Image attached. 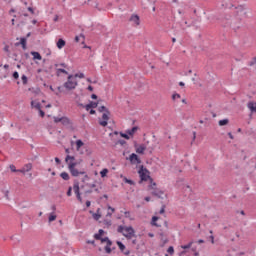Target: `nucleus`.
Segmentation results:
<instances>
[{"instance_id": "nucleus-1", "label": "nucleus", "mask_w": 256, "mask_h": 256, "mask_svg": "<svg viewBox=\"0 0 256 256\" xmlns=\"http://www.w3.org/2000/svg\"><path fill=\"white\" fill-rule=\"evenodd\" d=\"M118 233H122L126 239H133L135 237V229L133 227H124V226H119L117 229Z\"/></svg>"}, {"instance_id": "nucleus-2", "label": "nucleus", "mask_w": 256, "mask_h": 256, "mask_svg": "<svg viewBox=\"0 0 256 256\" xmlns=\"http://www.w3.org/2000/svg\"><path fill=\"white\" fill-rule=\"evenodd\" d=\"M77 162H69L68 169L72 175V177H79V175H85V171H79L77 168Z\"/></svg>"}, {"instance_id": "nucleus-3", "label": "nucleus", "mask_w": 256, "mask_h": 256, "mask_svg": "<svg viewBox=\"0 0 256 256\" xmlns=\"http://www.w3.org/2000/svg\"><path fill=\"white\" fill-rule=\"evenodd\" d=\"M138 173L140 175L141 181H147L149 179L150 183H153V178L149 176V170H147V168L140 166Z\"/></svg>"}, {"instance_id": "nucleus-4", "label": "nucleus", "mask_w": 256, "mask_h": 256, "mask_svg": "<svg viewBox=\"0 0 256 256\" xmlns=\"http://www.w3.org/2000/svg\"><path fill=\"white\" fill-rule=\"evenodd\" d=\"M77 85V80L73 79V75H69L68 80L64 83V87L65 89H68V91H73Z\"/></svg>"}, {"instance_id": "nucleus-5", "label": "nucleus", "mask_w": 256, "mask_h": 256, "mask_svg": "<svg viewBox=\"0 0 256 256\" xmlns=\"http://www.w3.org/2000/svg\"><path fill=\"white\" fill-rule=\"evenodd\" d=\"M236 16L238 19H245L248 18L249 16L247 15V8L245 6L240 5L236 7Z\"/></svg>"}, {"instance_id": "nucleus-6", "label": "nucleus", "mask_w": 256, "mask_h": 256, "mask_svg": "<svg viewBox=\"0 0 256 256\" xmlns=\"http://www.w3.org/2000/svg\"><path fill=\"white\" fill-rule=\"evenodd\" d=\"M109 115H111V112H109V110H106V113H104L103 115H102V119H103V121H99V125H101L102 127H107V125H108V121H109Z\"/></svg>"}, {"instance_id": "nucleus-7", "label": "nucleus", "mask_w": 256, "mask_h": 256, "mask_svg": "<svg viewBox=\"0 0 256 256\" xmlns=\"http://www.w3.org/2000/svg\"><path fill=\"white\" fill-rule=\"evenodd\" d=\"M129 161H130V163H132V165H135V163H137V165H140V163H141V159L135 153H132L129 156Z\"/></svg>"}, {"instance_id": "nucleus-8", "label": "nucleus", "mask_w": 256, "mask_h": 256, "mask_svg": "<svg viewBox=\"0 0 256 256\" xmlns=\"http://www.w3.org/2000/svg\"><path fill=\"white\" fill-rule=\"evenodd\" d=\"M78 105H79V107H84L86 109V111H89V109H97V106L99 105V103L91 101L87 105H83V104H78Z\"/></svg>"}, {"instance_id": "nucleus-9", "label": "nucleus", "mask_w": 256, "mask_h": 256, "mask_svg": "<svg viewBox=\"0 0 256 256\" xmlns=\"http://www.w3.org/2000/svg\"><path fill=\"white\" fill-rule=\"evenodd\" d=\"M134 147L136 149V153H138L139 155H143L145 153V150L147 149V146L145 144H135Z\"/></svg>"}, {"instance_id": "nucleus-10", "label": "nucleus", "mask_w": 256, "mask_h": 256, "mask_svg": "<svg viewBox=\"0 0 256 256\" xmlns=\"http://www.w3.org/2000/svg\"><path fill=\"white\" fill-rule=\"evenodd\" d=\"M129 21H131V23H134V25H136V26L141 25V20L139 19V15H137V14H133L130 17Z\"/></svg>"}, {"instance_id": "nucleus-11", "label": "nucleus", "mask_w": 256, "mask_h": 256, "mask_svg": "<svg viewBox=\"0 0 256 256\" xmlns=\"http://www.w3.org/2000/svg\"><path fill=\"white\" fill-rule=\"evenodd\" d=\"M151 195H153L154 197H158V199H162L163 191H161L157 188H154V189H152Z\"/></svg>"}, {"instance_id": "nucleus-12", "label": "nucleus", "mask_w": 256, "mask_h": 256, "mask_svg": "<svg viewBox=\"0 0 256 256\" xmlns=\"http://www.w3.org/2000/svg\"><path fill=\"white\" fill-rule=\"evenodd\" d=\"M116 243H117V245H118L120 251H121L122 253H124V255H129V253H131L129 250H126V251H125L126 247L123 245V243H122L121 241H117Z\"/></svg>"}, {"instance_id": "nucleus-13", "label": "nucleus", "mask_w": 256, "mask_h": 256, "mask_svg": "<svg viewBox=\"0 0 256 256\" xmlns=\"http://www.w3.org/2000/svg\"><path fill=\"white\" fill-rule=\"evenodd\" d=\"M247 107L251 111V113H256V102L255 101L248 102Z\"/></svg>"}, {"instance_id": "nucleus-14", "label": "nucleus", "mask_w": 256, "mask_h": 256, "mask_svg": "<svg viewBox=\"0 0 256 256\" xmlns=\"http://www.w3.org/2000/svg\"><path fill=\"white\" fill-rule=\"evenodd\" d=\"M73 191H74L75 195L81 194V192L79 191V181H77V180L74 181Z\"/></svg>"}, {"instance_id": "nucleus-15", "label": "nucleus", "mask_w": 256, "mask_h": 256, "mask_svg": "<svg viewBox=\"0 0 256 256\" xmlns=\"http://www.w3.org/2000/svg\"><path fill=\"white\" fill-rule=\"evenodd\" d=\"M56 45H57L58 49H63V47H65V45H66V42H65V40L60 38L58 40V42L56 43Z\"/></svg>"}, {"instance_id": "nucleus-16", "label": "nucleus", "mask_w": 256, "mask_h": 256, "mask_svg": "<svg viewBox=\"0 0 256 256\" xmlns=\"http://www.w3.org/2000/svg\"><path fill=\"white\" fill-rule=\"evenodd\" d=\"M31 107H33L34 109H37V111H41V103L39 102L32 101Z\"/></svg>"}, {"instance_id": "nucleus-17", "label": "nucleus", "mask_w": 256, "mask_h": 256, "mask_svg": "<svg viewBox=\"0 0 256 256\" xmlns=\"http://www.w3.org/2000/svg\"><path fill=\"white\" fill-rule=\"evenodd\" d=\"M138 130H139V127L134 126L132 129L127 130L126 133H127L128 135L133 136V135H135V132L138 131Z\"/></svg>"}, {"instance_id": "nucleus-18", "label": "nucleus", "mask_w": 256, "mask_h": 256, "mask_svg": "<svg viewBox=\"0 0 256 256\" xmlns=\"http://www.w3.org/2000/svg\"><path fill=\"white\" fill-rule=\"evenodd\" d=\"M80 39H82V45L85 44V35L84 34H80L79 36L75 37V41L76 43H79Z\"/></svg>"}, {"instance_id": "nucleus-19", "label": "nucleus", "mask_w": 256, "mask_h": 256, "mask_svg": "<svg viewBox=\"0 0 256 256\" xmlns=\"http://www.w3.org/2000/svg\"><path fill=\"white\" fill-rule=\"evenodd\" d=\"M60 177L64 180V181H69V179H71V177L69 176V173L67 172H62L60 174Z\"/></svg>"}, {"instance_id": "nucleus-20", "label": "nucleus", "mask_w": 256, "mask_h": 256, "mask_svg": "<svg viewBox=\"0 0 256 256\" xmlns=\"http://www.w3.org/2000/svg\"><path fill=\"white\" fill-rule=\"evenodd\" d=\"M99 241H101V243H106V245H113V242L109 239V237L101 238Z\"/></svg>"}, {"instance_id": "nucleus-21", "label": "nucleus", "mask_w": 256, "mask_h": 256, "mask_svg": "<svg viewBox=\"0 0 256 256\" xmlns=\"http://www.w3.org/2000/svg\"><path fill=\"white\" fill-rule=\"evenodd\" d=\"M31 55L33 59H37L38 61H41L42 59L41 54L39 52H31Z\"/></svg>"}, {"instance_id": "nucleus-22", "label": "nucleus", "mask_w": 256, "mask_h": 256, "mask_svg": "<svg viewBox=\"0 0 256 256\" xmlns=\"http://www.w3.org/2000/svg\"><path fill=\"white\" fill-rule=\"evenodd\" d=\"M103 233H105V231L103 229H100L98 231V234L94 235V239H96V241H99L101 239V235H103Z\"/></svg>"}, {"instance_id": "nucleus-23", "label": "nucleus", "mask_w": 256, "mask_h": 256, "mask_svg": "<svg viewBox=\"0 0 256 256\" xmlns=\"http://www.w3.org/2000/svg\"><path fill=\"white\" fill-rule=\"evenodd\" d=\"M73 161H75V156H71V155L66 156L65 158L66 163H74Z\"/></svg>"}, {"instance_id": "nucleus-24", "label": "nucleus", "mask_w": 256, "mask_h": 256, "mask_svg": "<svg viewBox=\"0 0 256 256\" xmlns=\"http://www.w3.org/2000/svg\"><path fill=\"white\" fill-rule=\"evenodd\" d=\"M20 45H22V48L24 50L27 49V38H21L20 39Z\"/></svg>"}, {"instance_id": "nucleus-25", "label": "nucleus", "mask_w": 256, "mask_h": 256, "mask_svg": "<svg viewBox=\"0 0 256 256\" xmlns=\"http://www.w3.org/2000/svg\"><path fill=\"white\" fill-rule=\"evenodd\" d=\"M220 127H224V125H229V119H223L218 122Z\"/></svg>"}, {"instance_id": "nucleus-26", "label": "nucleus", "mask_w": 256, "mask_h": 256, "mask_svg": "<svg viewBox=\"0 0 256 256\" xmlns=\"http://www.w3.org/2000/svg\"><path fill=\"white\" fill-rule=\"evenodd\" d=\"M23 168L26 170V172H29L33 169V164L28 163Z\"/></svg>"}, {"instance_id": "nucleus-27", "label": "nucleus", "mask_w": 256, "mask_h": 256, "mask_svg": "<svg viewBox=\"0 0 256 256\" xmlns=\"http://www.w3.org/2000/svg\"><path fill=\"white\" fill-rule=\"evenodd\" d=\"M55 219H57V215L52 213V214H50L48 221H49V223H52V221H55Z\"/></svg>"}, {"instance_id": "nucleus-28", "label": "nucleus", "mask_w": 256, "mask_h": 256, "mask_svg": "<svg viewBox=\"0 0 256 256\" xmlns=\"http://www.w3.org/2000/svg\"><path fill=\"white\" fill-rule=\"evenodd\" d=\"M83 145H84L83 141H81V140L76 141L77 150L81 149V147H83Z\"/></svg>"}, {"instance_id": "nucleus-29", "label": "nucleus", "mask_w": 256, "mask_h": 256, "mask_svg": "<svg viewBox=\"0 0 256 256\" xmlns=\"http://www.w3.org/2000/svg\"><path fill=\"white\" fill-rule=\"evenodd\" d=\"M109 173V170L107 168L103 169L100 172L101 177H107V174Z\"/></svg>"}, {"instance_id": "nucleus-30", "label": "nucleus", "mask_w": 256, "mask_h": 256, "mask_svg": "<svg viewBox=\"0 0 256 256\" xmlns=\"http://www.w3.org/2000/svg\"><path fill=\"white\" fill-rule=\"evenodd\" d=\"M156 221H159V217L154 216L152 218V225H154L155 227H159V225L156 223Z\"/></svg>"}, {"instance_id": "nucleus-31", "label": "nucleus", "mask_w": 256, "mask_h": 256, "mask_svg": "<svg viewBox=\"0 0 256 256\" xmlns=\"http://www.w3.org/2000/svg\"><path fill=\"white\" fill-rule=\"evenodd\" d=\"M84 175L83 178H82V183H85L86 181H89V175H87V172H85V174H82Z\"/></svg>"}, {"instance_id": "nucleus-32", "label": "nucleus", "mask_w": 256, "mask_h": 256, "mask_svg": "<svg viewBox=\"0 0 256 256\" xmlns=\"http://www.w3.org/2000/svg\"><path fill=\"white\" fill-rule=\"evenodd\" d=\"M123 181L128 183V185H135V182L133 180H129L127 177H125Z\"/></svg>"}, {"instance_id": "nucleus-33", "label": "nucleus", "mask_w": 256, "mask_h": 256, "mask_svg": "<svg viewBox=\"0 0 256 256\" xmlns=\"http://www.w3.org/2000/svg\"><path fill=\"white\" fill-rule=\"evenodd\" d=\"M61 123H62V125H69V119L62 117Z\"/></svg>"}, {"instance_id": "nucleus-34", "label": "nucleus", "mask_w": 256, "mask_h": 256, "mask_svg": "<svg viewBox=\"0 0 256 256\" xmlns=\"http://www.w3.org/2000/svg\"><path fill=\"white\" fill-rule=\"evenodd\" d=\"M98 111H99L100 113H103V111H105V113H107V111H109V110H108L107 107H105V106H100V107L98 108Z\"/></svg>"}, {"instance_id": "nucleus-35", "label": "nucleus", "mask_w": 256, "mask_h": 256, "mask_svg": "<svg viewBox=\"0 0 256 256\" xmlns=\"http://www.w3.org/2000/svg\"><path fill=\"white\" fill-rule=\"evenodd\" d=\"M57 73H64V75H68L69 72H67V70L63 69V68H58L57 69Z\"/></svg>"}, {"instance_id": "nucleus-36", "label": "nucleus", "mask_w": 256, "mask_h": 256, "mask_svg": "<svg viewBox=\"0 0 256 256\" xmlns=\"http://www.w3.org/2000/svg\"><path fill=\"white\" fill-rule=\"evenodd\" d=\"M193 245V241H191L189 244L187 245H183L181 246L182 249H191V246Z\"/></svg>"}, {"instance_id": "nucleus-37", "label": "nucleus", "mask_w": 256, "mask_h": 256, "mask_svg": "<svg viewBox=\"0 0 256 256\" xmlns=\"http://www.w3.org/2000/svg\"><path fill=\"white\" fill-rule=\"evenodd\" d=\"M105 252L106 253H108V254H110L111 253V245H109V244H106V246H105Z\"/></svg>"}, {"instance_id": "nucleus-38", "label": "nucleus", "mask_w": 256, "mask_h": 256, "mask_svg": "<svg viewBox=\"0 0 256 256\" xmlns=\"http://www.w3.org/2000/svg\"><path fill=\"white\" fill-rule=\"evenodd\" d=\"M167 253H169L170 255H173V253H175V249L173 248V246H170V247L167 249Z\"/></svg>"}, {"instance_id": "nucleus-39", "label": "nucleus", "mask_w": 256, "mask_h": 256, "mask_svg": "<svg viewBox=\"0 0 256 256\" xmlns=\"http://www.w3.org/2000/svg\"><path fill=\"white\" fill-rule=\"evenodd\" d=\"M172 99H173V101H175L176 99H181V95L178 93H175L172 95Z\"/></svg>"}, {"instance_id": "nucleus-40", "label": "nucleus", "mask_w": 256, "mask_h": 256, "mask_svg": "<svg viewBox=\"0 0 256 256\" xmlns=\"http://www.w3.org/2000/svg\"><path fill=\"white\" fill-rule=\"evenodd\" d=\"M253 65H256V56L249 62L250 67H253Z\"/></svg>"}, {"instance_id": "nucleus-41", "label": "nucleus", "mask_w": 256, "mask_h": 256, "mask_svg": "<svg viewBox=\"0 0 256 256\" xmlns=\"http://www.w3.org/2000/svg\"><path fill=\"white\" fill-rule=\"evenodd\" d=\"M120 137H123L124 139H127V140L130 139L129 134H125L123 132H120Z\"/></svg>"}, {"instance_id": "nucleus-42", "label": "nucleus", "mask_w": 256, "mask_h": 256, "mask_svg": "<svg viewBox=\"0 0 256 256\" xmlns=\"http://www.w3.org/2000/svg\"><path fill=\"white\" fill-rule=\"evenodd\" d=\"M21 79H22L23 85H27V81H28L27 77L25 75H22Z\"/></svg>"}, {"instance_id": "nucleus-43", "label": "nucleus", "mask_w": 256, "mask_h": 256, "mask_svg": "<svg viewBox=\"0 0 256 256\" xmlns=\"http://www.w3.org/2000/svg\"><path fill=\"white\" fill-rule=\"evenodd\" d=\"M93 218L95 219V221H99V219H101V216L100 214L94 213Z\"/></svg>"}, {"instance_id": "nucleus-44", "label": "nucleus", "mask_w": 256, "mask_h": 256, "mask_svg": "<svg viewBox=\"0 0 256 256\" xmlns=\"http://www.w3.org/2000/svg\"><path fill=\"white\" fill-rule=\"evenodd\" d=\"M10 171H12V173H18V170L15 168V165H10Z\"/></svg>"}, {"instance_id": "nucleus-45", "label": "nucleus", "mask_w": 256, "mask_h": 256, "mask_svg": "<svg viewBox=\"0 0 256 256\" xmlns=\"http://www.w3.org/2000/svg\"><path fill=\"white\" fill-rule=\"evenodd\" d=\"M72 192H73V187L70 186V187L68 188V191H67V196H68V197H71Z\"/></svg>"}, {"instance_id": "nucleus-46", "label": "nucleus", "mask_w": 256, "mask_h": 256, "mask_svg": "<svg viewBox=\"0 0 256 256\" xmlns=\"http://www.w3.org/2000/svg\"><path fill=\"white\" fill-rule=\"evenodd\" d=\"M75 77H79V79H84L85 78V74H83V73L75 74Z\"/></svg>"}, {"instance_id": "nucleus-47", "label": "nucleus", "mask_w": 256, "mask_h": 256, "mask_svg": "<svg viewBox=\"0 0 256 256\" xmlns=\"http://www.w3.org/2000/svg\"><path fill=\"white\" fill-rule=\"evenodd\" d=\"M124 215H125V217H126L127 219H130V218H131V212H129V211L124 212Z\"/></svg>"}, {"instance_id": "nucleus-48", "label": "nucleus", "mask_w": 256, "mask_h": 256, "mask_svg": "<svg viewBox=\"0 0 256 256\" xmlns=\"http://www.w3.org/2000/svg\"><path fill=\"white\" fill-rule=\"evenodd\" d=\"M151 183V185H150V189H155V187H157V183H155V182H150Z\"/></svg>"}, {"instance_id": "nucleus-49", "label": "nucleus", "mask_w": 256, "mask_h": 256, "mask_svg": "<svg viewBox=\"0 0 256 256\" xmlns=\"http://www.w3.org/2000/svg\"><path fill=\"white\" fill-rule=\"evenodd\" d=\"M64 67V68H67V64L65 63H60V64H56L55 67Z\"/></svg>"}, {"instance_id": "nucleus-50", "label": "nucleus", "mask_w": 256, "mask_h": 256, "mask_svg": "<svg viewBox=\"0 0 256 256\" xmlns=\"http://www.w3.org/2000/svg\"><path fill=\"white\" fill-rule=\"evenodd\" d=\"M167 243H169L168 239L163 240V243L160 245V247H165V245H167Z\"/></svg>"}, {"instance_id": "nucleus-51", "label": "nucleus", "mask_w": 256, "mask_h": 256, "mask_svg": "<svg viewBox=\"0 0 256 256\" xmlns=\"http://www.w3.org/2000/svg\"><path fill=\"white\" fill-rule=\"evenodd\" d=\"M57 90L58 92H56V95H59V93H63V87L59 86Z\"/></svg>"}, {"instance_id": "nucleus-52", "label": "nucleus", "mask_w": 256, "mask_h": 256, "mask_svg": "<svg viewBox=\"0 0 256 256\" xmlns=\"http://www.w3.org/2000/svg\"><path fill=\"white\" fill-rule=\"evenodd\" d=\"M3 193H4L5 197H6V199L9 200V190L3 191Z\"/></svg>"}, {"instance_id": "nucleus-53", "label": "nucleus", "mask_w": 256, "mask_h": 256, "mask_svg": "<svg viewBox=\"0 0 256 256\" xmlns=\"http://www.w3.org/2000/svg\"><path fill=\"white\" fill-rule=\"evenodd\" d=\"M54 121H55L56 123H61L62 118L54 117Z\"/></svg>"}, {"instance_id": "nucleus-54", "label": "nucleus", "mask_w": 256, "mask_h": 256, "mask_svg": "<svg viewBox=\"0 0 256 256\" xmlns=\"http://www.w3.org/2000/svg\"><path fill=\"white\" fill-rule=\"evenodd\" d=\"M76 197H77L78 201L83 203V198L81 197V194H77Z\"/></svg>"}, {"instance_id": "nucleus-55", "label": "nucleus", "mask_w": 256, "mask_h": 256, "mask_svg": "<svg viewBox=\"0 0 256 256\" xmlns=\"http://www.w3.org/2000/svg\"><path fill=\"white\" fill-rule=\"evenodd\" d=\"M38 111H39L40 117H45V112L41 110V108Z\"/></svg>"}, {"instance_id": "nucleus-56", "label": "nucleus", "mask_w": 256, "mask_h": 256, "mask_svg": "<svg viewBox=\"0 0 256 256\" xmlns=\"http://www.w3.org/2000/svg\"><path fill=\"white\" fill-rule=\"evenodd\" d=\"M13 77H14L15 79H19V72H14V73H13Z\"/></svg>"}, {"instance_id": "nucleus-57", "label": "nucleus", "mask_w": 256, "mask_h": 256, "mask_svg": "<svg viewBox=\"0 0 256 256\" xmlns=\"http://www.w3.org/2000/svg\"><path fill=\"white\" fill-rule=\"evenodd\" d=\"M163 213H165V205H163L160 209V215H163Z\"/></svg>"}, {"instance_id": "nucleus-58", "label": "nucleus", "mask_w": 256, "mask_h": 256, "mask_svg": "<svg viewBox=\"0 0 256 256\" xmlns=\"http://www.w3.org/2000/svg\"><path fill=\"white\" fill-rule=\"evenodd\" d=\"M210 240H211V243L214 244V243H215V236H214V235H211V236H210Z\"/></svg>"}, {"instance_id": "nucleus-59", "label": "nucleus", "mask_w": 256, "mask_h": 256, "mask_svg": "<svg viewBox=\"0 0 256 256\" xmlns=\"http://www.w3.org/2000/svg\"><path fill=\"white\" fill-rule=\"evenodd\" d=\"M18 173H23V174H25V173H27V172H26L25 168H22V169L18 170Z\"/></svg>"}, {"instance_id": "nucleus-60", "label": "nucleus", "mask_w": 256, "mask_h": 256, "mask_svg": "<svg viewBox=\"0 0 256 256\" xmlns=\"http://www.w3.org/2000/svg\"><path fill=\"white\" fill-rule=\"evenodd\" d=\"M55 161H56V163H57V165H61V159H59V158H55Z\"/></svg>"}, {"instance_id": "nucleus-61", "label": "nucleus", "mask_w": 256, "mask_h": 256, "mask_svg": "<svg viewBox=\"0 0 256 256\" xmlns=\"http://www.w3.org/2000/svg\"><path fill=\"white\" fill-rule=\"evenodd\" d=\"M89 187H90V189H95V187H97V185H95V184H87Z\"/></svg>"}, {"instance_id": "nucleus-62", "label": "nucleus", "mask_w": 256, "mask_h": 256, "mask_svg": "<svg viewBox=\"0 0 256 256\" xmlns=\"http://www.w3.org/2000/svg\"><path fill=\"white\" fill-rule=\"evenodd\" d=\"M118 143H119L120 145H125V143H127V142H126L125 140H119Z\"/></svg>"}, {"instance_id": "nucleus-63", "label": "nucleus", "mask_w": 256, "mask_h": 256, "mask_svg": "<svg viewBox=\"0 0 256 256\" xmlns=\"http://www.w3.org/2000/svg\"><path fill=\"white\" fill-rule=\"evenodd\" d=\"M4 51H6V53H9V46L6 45V46L4 47Z\"/></svg>"}, {"instance_id": "nucleus-64", "label": "nucleus", "mask_w": 256, "mask_h": 256, "mask_svg": "<svg viewBox=\"0 0 256 256\" xmlns=\"http://www.w3.org/2000/svg\"><path fill=\"white\" fill-rule=\"evenodd\" d=\"M187 253V251H182V252H180V256H185V254Z\"/></svg>"}]
</instances>
